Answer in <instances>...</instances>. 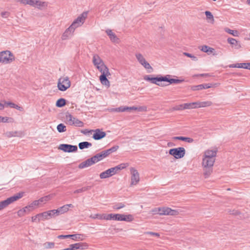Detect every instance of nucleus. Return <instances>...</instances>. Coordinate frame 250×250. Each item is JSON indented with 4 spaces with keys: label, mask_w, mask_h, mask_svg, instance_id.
I'll use <instances>...</instances> for the list:
<instances>
[{
    "label": "nucleus",
    "mask_w": 250,
    "mask_h": 250,
    "mask_svg": "<svg viewBox=\"0 0 250 250\" xmlns=\"http://www.w3.org/2000/svg\"><path fill=\"white\" fill-rule=\"evenodd\" d=\"M92 62L93 64L102 73V75L100 76L101 83L107 87H109L110 86V83L107 79V77L110 75V74L109 72L108 68L97 54H94L93 55Z\"/></svg>",
    "instance_id": "1"
},
{
    "label": "nucleus",
    "mask_w": 250,
    "mask_h": 250,
    "mask_svg": "<svg viewBox=\"0 0 250 250\" xmlns=\"http://www.w3.org/2000/svg\"><path fill=\"white\" fill-rule=\"evenodd\" d=\"M23 194V192H19L16 195L10 197L5 200L1 201L0 202V210H2L4 208H6L9 205L22 197Z\"/></svg>",
    "instance_id": "2"
},
{
    "label": "nucleus",
    "mask_w": 250,
    "mask_h": 250,
    "mask_svg": "<svg viewBox=\"0 0 250 250\" xmlns=\"http://www.w3.org/2000/svg\"><path fill=\"white\" fill-rule=\"evenodd\" d=\"M15 60L14 55L9 50L0 52V62L7 64L12 62Z\"/></svg>",
    "instance_id": "3"
},
{
    "label": "nucleus",
    "mask_w": 250,
    "mask_h": 250,
    "mask_svg": "<svg viewBox=\"0 0 250 250\" xmlns=\"http://www.w3.org/2000/svg\"><path fill=\"white\" fill-rule=\"evenodd\" d=\"M71 86V82L67 76L61 77L58 82L57 86L60 91H64Z\"/></svg>",
    "instance_id": "4"
},
{
    "label": "nucleus",
    "mask_w": 250,
    "mask_h": 250,
    "mask_svg": "<svg viewBox=\"0 0 250 250\" xmlns=\"http://www.w3.org/2000/svg\"><path fill=\"white\" fill-rule=\"evenodd\" d=\"M87 16V12H84L74 21L70 25L74 30L81 26L85 21Z\"/></svg>",
    "instance_id": "5"
},
{
    "label": "nucleus",
    "mask_w": 250,
    "mask_h": 250,
    "mask_svg": "<svg viewBox=\"0 0 250 250\" xmlns=\"http://www.w3.org/2000/svg\"><path fill=\"white\" fill-rule=\"evenodd\" d=\"M65 118L70 125H75L78 127H83V123L79 119L74 117L71 114L67 112L65 115Z\"/></svg>",
    "instance_id": "6"
},
{
    "label": "nucleus",
    "mask_w": 250,
    "mask_h": 250,
    "mask_svg": "<svg viewBox=\"0 0 250 250\" xmlns=\"http://www.w3.org/2000/svg\"><path fill=\"white\" fill-rule=\"evenodd\" d=\"M99 218L106 220H113L116 221H125V215L110 213L108 214H104Z\"/></svg>",
    "instance_id": "7"
},
{
    "label": "nucleus",
    "mask_w": 250,
    "mask_h": 250,
    "mask_svg": "<svg viewBox=\"0 0 250 250\" xmlns=\"http://www.w3.org/2000/svg\"><path fill=\"white\" fill-rule=\"evenodd\" d=\"M185 149L183 147L172 148L169 151V154L173 156L176 159H180L183 158L185 156Z\"/></svg>",
    "instance_id": "8"
},
{
    "label": "nucleus",
    "mask_w": 250,
    "mask_h": 250,
    "mask_svg": "<svg viewBox=\"0 0 250 250\" xmlns=\"http://www.w3.org/2000/svg\"><path fill=\"white\" fill-rule=\"evenodd\" d=\"M130 171L131 174L130 186L132 187L138 184L140 181V177L138 171L133 167H131Z\"/></svg>",
    "instance_id": "9"
},
{
    "label": "nucleus",
    "mask_w": 250,
    "mask_h": 250,
    "mask_svg": "<svg viewBox=\"0 0 250 250\" xmlns=\"http://www.w3.org/2000/svg\"><path fill=\"white\" fill-rule=\"evenodd\" d=\"M38 216H40L41 218L38 220V222H40L41 220H49L52 218H54L57 216L56 209H53L44 211L42 213H39Z\"/></svg>",
    "instance_id": "10"
},
{
    "label": "nucleus",
    "mask_w": 250,
    "mask_h": 250,
    "mask_svg": "<svg viewBox=\"0 0 250 250\" xmlns=\"http://www.w3.org/2000/svg\"><path fill=\"white\" fill-rule=\"evenodd\" d=\"M160 215L176 216L179 214L178 210L172 209L168 207L160 208Z\"/></svg>",
    "instance_id": "11"
},
{
    "label": "nucleus",
    "mask_w": 250,
    "mask_h": 250,
    "mask_svg": "<svg viewBox=\"0 0 250 250\" xmlns=\"http://www.w3.org/2000/svg\"><path fill=\"white\" fill-rule=\"evenodd\" d=\"M58 148L65 152H73L78 150L77 146H73L69 144H61Z\"/></svg>",
    "instance_id": "12"
},
{
    "label": "nucleus",
    "mask_w": 250,
    "mask_h": 250,
    "mask_svg": "<svg viewBox=\"0 0 250 250\" xmlns=\"http://www.w3.org/2000/svg\"><path fill=\"white\" fill-rule=\"evenodd\" d=\"M215 159L202 157V166L204 168H211L214 165Z\"/></svg>",
    "instance_id": "13"
},
{
    "label": "nucleus",
    "mask_w": 250,
    "mask_h": 250,
    "mask_svg": "<svg viewBox=\"0 0 250 250\" xmlns=\"http://www.w3.org/2000/svg\"><path fill=\"white\" fill-rule=\"evenodd\" d=\"M217 152L216 148L207 149L204 152L203 157L216 159Z\"/></svg>",
    "instance_id": "14"
},
{
    "label": "nucleus",
    "mask_w": 250,
    "mask_h": 250,
    "mask_svg": "<svg viewBox=\"0 0 250 250\" xmlns=\"http://www.w3.org/2000/svg\"><path fill=\"white\" fill-rule=\"evenodd\" d=\"M95 163H96V161L93 156L80 164L78 167L81 169L84 168L90 167Z\"/></svg>",
    "instance_id": "15"
},
{
    "label": "nucleus",
    "mask_w": 250,
    "mask_h": 250,
    "mask_svg": "<svg viewBox=\"0 0 250 250\" xmlns=\"http://www.w3.org/2000/svg\"><path fill=\"white\" fill-rule=\"evenodd\" d=\"M91 131L94 132L92 137L95 140H101L106 136L105 132L101 131L100 129H96L94 130H92Z\"/></svg>",
    "instance_id": "16"
},
{
    "label": "nucleus",
    "mask_w": 250,
    "mask_h": 250,
    "mask_svg": "<svg viewBox=\"0 0 250 250\" xmlns=\"http://www.w3.org/2000/svg\"><path fill=\"white\" fill-rule=\"evenodd\" d=\"M75 30L70 26L68 28H67L64 32L63 33L62 36V40H65L68 39L70 36L73 33Z\"/></svg>",
    "instance_id": "17"
},
{
    "label": "nucleus",
    "mask_w": 250,
    "mask_h": 250,
    "mask_svg": "<svg viewBox=\"0 0 250 250\" xmlns=\"http://www.w3.org/2000/svg\"><path fill=\"white\" fill-rule=\"evenodd\" d=\"M125 168V164H121L120 165H118L117 166H116L113 167H111L110 168V170L111 171V173L112 174V176L115 175L116 173H118L119 172V171Z\"/></svg>",
    "instance_id": "18"
},
{
    "label": "nucleus",
    "mask_w": 250,
    "mask_h": 250,
    "mask_svg": "<svg viewBox=\"0 0 250 250\" xmlns=\"http://www.w3.org/2000/svg\"><path fill=\"white\" fill-rule=\"evenodd\" d=\"M125 168V164H121L120 165H118L117 166H116L113 167H111L110 168V170L111 171V173L112 174V176L115 175L116 173H118L119 172V171Z\"/></svg>",
    "instance_id": "19"
},
{
    "label": "nucleus",
    "mask_w": 250,
    "mask_h": 250,
    "mask_svg": "<svg viewBox=\"0 0 250 250\" xmlns=\"http://www.w3.org/2000/svg\"><path fill=\"white\" fill-rule=\"evenodd\" d=\"M125 168V164H121L120 165H118L117 166H116L113 167H111L110 168V170L111 171V173L112 174V176L115 175L116 173H118L119 172V171Z\"/></svg>",
    "instance_id": "20"
},
{
    "label": "nucleus",
    "mask_w": 250,
    "mask_h": 250,
    "mask_svg": "<svg viewBox=\"0 0 250 250\" xmlns=\"http://www.w3.org/2000/svg\"><path fill=\"white\" fill-rule=\"evenodd\" d=\"M143 111L146 110V107L145 106H140V107H136V106H131L128 107L126 106V112H133L135 111Z\"/></svg>",
    "instance_id": "21"
},
{
    "label": "nucleus",
    "mask_w": 250,
    "mask_h": 250,
    "mask_svg": "<svg viewBox=\"0 0 250 250\" xmlns=\"http://www.w3.org/2000/svg\"><path fill=\"white\" fill-rule=\"evenodd\" d=\"M107 35L109 36L110 40L114 42H117L118 41V38L116 35L112 32L111 29H107L106 30Z\"/></svg>",
    "instance_id": "22"
},
{
    "label": "nucleus",
    "mask_w": 250,
    "mask_h": 250,
    "mask_svg": "<svg viewBox=\"0 0 250 250\" xmlns=\"http://www.w3.org/2000/svg\"><path fill=\"white\" fill-rule=\"evenodd\" d=\"M167 80L166 77L161 76L160 77H154L153 83L158 86H163L164 85L161 82H165Z\"/></svg>",
    "instance_id": "23"
},
{
    "label": "nucleus",
    "mask_w": 250,
    "mask_h": 250,
    "mask_svg": "<svg viewBox=\"0 0 250 250\" xmlns=\"http://www.w3.org/2000/svg\"><path fill=\"white\" fill-rule=\"evenodd\" d=\"M212 87L211 84H202L194 86L192 87L193 90H199L203 89H208Z\"/></svg>",
    "instance_id": "24"
},
{
    "label": "nucleus",
    "mask_w": 250,
    "mask_h": 250,
    "mask_svg": "<svg viewBox=\"0 0 250 250\" xmlns=\"http://www.w3.org/2000/svg\"><path fill=\"white\" fill-rule=\"evenodd\" d=\"M5 106H9L11 108L17 109L21 111H22L23 108L21 106H20L10 102H4Z\"/></svg>",
    "instance_id": "25"
},
{
    "label": "nucleus",
    "mask_w": 250,
    "mask_h": 250,
    "mask_svg": "<svg viewBox=\"0 0 250 250\" xmlns=\"http://www.w3.org/2000/svg\"><path fill=\"white\" fill-rule=\"evenodd\" d=\"M34 3V6H36L37 8L40 9H42V8H45L47 6V2L45 1L35 0Z\"/></svg>",
    "instance_id": "26"
},
{
    "label": "nucleus",
    "mask_w": 250,
    "mask_h": 250,
    "mask_svg": "<svg viewBox=\"0 0 250 250\" xmlns=\"http://www.w3.org/2000/svg\"><path fill=\"white\" fill-rule=\"evenodd\" d=\"M93 157L96 163L102 160L103 159L106 157V155H105L104 151H102L100 153H97Z\"/></svg>",
    "instance_id": "27"
},
{
    "label": "nucleus",
    "mask_w": 250,
    "mask_h": 250,
    "mask_svg": "<svg viewBox=\"0 0 250 250\" xmlns=\"http://www.w3.org/2000/svg\"><path fill=\"white\" fill-rule=\"evenodd\" d=\"M112 176V174L111 173V171L110 170V168L101 173L100 174V177L101 179L107 178Z\"/></svg>",
    "instance_id": "28"
},
{
    "label": "nucleus",
    "mask_w": 250,
    "mask_h": 250,
    "mask_svg": "<svg viewBox=\"0 0 250 250\" xmlns=\"http://www.w3.org/2000/svg\"><path fill=\"white\" fill-rule=\"evenodd\" d=\"M173 139L174 140H181V141H185V142L189 143H192L194 141V140L191 138L186 137H183V136L174 137L173 138Z\"/></svg>",
    "instance_id": "29"
},
{
    "label": "nucleus",
    "mask_w": 250,
    "mask_h": 250,
    "mask_svg": "<svg viewBox=\"0 0 250 250\" xmlns=\"http://www.w3.org/2000/svg\"><path fill=\"white\" fill-rule=\"evenodd\" d=\"M31 211V209H30L28 207V206H26L25 207L22 208V209H20L18 211V216L21 217V216H23L25 215V213H29V212H30Z\"/></svg>",
    "instance_id": "30"
},
{
    "label": "nucleus",
    "mask_w": 250,
    "mask_h": 250,
    "mask_svg": "<svg viewBox=\"0 0 250 250\" xmlns=\"http://www.w3.org/2000/svg\"><path fill=\"white\" fill-rule=\"evenodd\" d=\"M75 250H86L88 248V245L86 243H78L75 244Z\"/></svg>",
    "instance_id": "31"
},
{
    "label": "nucleus",
    "mask_w": 250,
    "mask_h": 250,
    "mask_svg": "<svg viewBox=\"0 0 250 250\" xmlns=\"http://www.w3.org/2000/svg\"><path fill=\"white\" fill-rule=\"evenodd\" d=\"M71 239L75 241H83L85 239V236L82 234H71Z\"/></svg>",
    "instance_id": "32"
},
{
    "label": "nucleus",
    "mask_w": 250,
    "mask_h": 250,
    "mask_svg": "<svg viewBox=\"0 0 250 250\" xmlns=\"http://www.w3.org/2000/svg\"><path fill=\"white\" fill-rule=\"evenodd\" d=\"M68 211V209H67V206H65V205L56 209V212L58 216H59L60 214H62L65 212H66Z\"/></svg>",
    "instance_id": "33"
},
{
    "label": "nucleus",
    "mask_w": 250,
    "mask_h": 250,
    "mask_svg": "<svg viewBox=\"0 0 250 250\" xmlns=\"http://www.w3.org/2000/svg\"><path fill=\"white\" fill-rule=\"evenodd\" d=\"M165 77H166L167 79V80H165V82H169L170 83H179L183 81V80L179 79H169L170 77L169 75H167Z\"/></svg>",
    "instance_id": "34"
},
{
    "label": "nucleus",
    "mask_w": 250,
    "mask_h": 250,
    "mask_svg": "<svg viewBox=\"0 0 250 250\" xmlns=\"http://www.w3.org/2000/svg\"><path fill=\"white\" fill-rule=\"evenodd\" d=\"M78 146L80 149H83L91 146L92 144L88 142H83L80 143Z\"/></svg>",
    "instance_id": "35"
},
{
    "label": "nucleus",
    "mask_w": 250,
    "mask_h": 250,
    "mask_svg": "<svg viewBox=\"0 0 250 250\" xmlns=\"http://www.w3.org/2000/svg\"><path fill=\"white\" fill-rule=\"evenodd\" d=\"M118 148H119V146H113V147H111L109 149L104 150L105 153V155H106V156L107 157L110 154L116 151L118 149Z\"/></svg>",
    "instance_id": "36"
},
{
    "label": "nucleus",
    "mask_w": 250,
    "mask_h": 250,
    "mask_svg": "<svg viewBox=\"0 0 250 250\" xmlns=\"http://www.w3.org/2000/svg\"><path fill=\"white\" fill-rule=\"evenodd\" d=\"M186 108H187V109L199 108V107H198V102L186 103Z\"/></svg>",
    "instance_id": "37"
},
{
    "label": "nucleus",
    "mask_w": 250,
    "mask_h": 250,
    "mask_svg": "<svg viewBox=\"0 0 250 250\" xmlns=\"http://www.w3.org/2000/svg\"><path fill=\"white\" fill-rule=\"evenodd\" d=\"M135 57L140 64L146 61L143 55L140 53H136L135 54Z\"/></svg>",
    "instance_id": "38"
},
{
    "label": "nucleus",
    "mask_w": 250,
    "mask_h": 250,
    "mask_svg": "<svg viewBox=\"0 0 250 250\" xmlns=\"http://www.w3.org/2000/svg\"><path fill=\"white\" fill-rule=\"evenodd\" d=\"M42 245L44 249H50L54 248L55 244L54 242H46L43 243Z\"/></svg>",
    "instance_id": "39"
},
{
    "label": "nucleus",
    "mask_w": 250,
    "mask_h": 250,
    "mask_svg": "<svg viewBox=\"0 0 250 250\" xmlns=\"http://www.w3.org/2000/svg\"><path fill=\"white\" fill-rule=\"evenodd\" d=\"M66 104V100L63 98H60L57 100L56 105L58 107H62Z\"/></svg>",
    "instance_id": "40"
},
{
    "label": "nucleus",
    "mask_w": 250,
    "mask_h": 250,
    "mask_svg": "<svg viewBox=\"0 0 250 250\" xmlns=\"http://www.w3.org/2000/svg\"><path fill=\"white\" fill-rule=\"evenodd\" d=\"M212 104V102L210 101H206V102H198V107H204L207 106H209L211 105Z\"/></svg>",
    "instance_id": "41"
},
{
    "label": "nucleus",
    "mask_w": 250,
    "mask_h": 250,
    "mask_svg": "<svg viewBox=\"0 0 250 250\" xmlns=\"http://www.w3.org/2000/svg\"><path fill=\"white\" fill-rule=\"evenodd\" d=\"M145 69L148 71V72H151L153 70L152 67L151 66L150 64L146 61L144 62L141 64Z\"/></svg>",
    "instance_id": "42"
},
{
    "label": "nucleus",
    "mask_w": 250,
    "mask_h": 250,
    "mask_svg": "<svg viewBox=\"0 0 250 250\" xmlns=\"http://www.w3.org/2000/svg\"><path fill=\"white\" fill-rule=\"evenodd\" d=\"M225 31L228 33L232 35L234 37H237L239 35L238 32L237 30H233L230 29L228 28H225L224 29Z\"/></svg>",
    "instance_id": "43"
},
{
    "label": "nucleus",
    "mask_w": 250,
    "mask_h": 250,
    "mask_svg": "<svg viewBox=\"0 0 250 250\" xmlns=\"http://www.w3.org/2000/svg\"><path fill=\"white\" fill-rule=\"evenodd\" d=\"M92 187V186H86V187H83L81 188L75 190L74 191V193L76 194V193H81V192H84V191H85L89 190H90L91 189Z\"/></svg>",
    "instance_id": "44"
},
{
    "label": "nucleus",
    "mask_w": 250,
    "mask_h": 250,
    "mask_svg": "<svg viewBox=\"0 0 250 250\" xmlns=\"http://www.w3.org/2000/svg\"><path fill=\"white\" fill-rule=\"evenodd\" d=\"M18 1L20 2L23 4H28L32 6H34V1L35 0H17Z\"/></svg>",
    "instance_id": "45"
},
{
    "label": "nucleus",
    "mask_w": 250,
    "mask_h": 250,
    "mask_svg": "<svg viewBox=\"0 0 250 250\" xmlns=\"http://www.w3.org/2000/svg\"><path fill=\"white\" fill-rule=\"evenodd\" d=\"M57 130L59 132L62 133L66 130V126L63 124H60L57 126Z\"/></svg>",
    "instance_id": "46"
},
{
    "label": "nucleus",
    "mask_w": 250,
    "mask_h": 250,
    "mask_svg": "<svg viewBox=\"0 0 250 250\" xmlns=\"http://www.w3.org/2000/svg\"><path fill=\"white\" fill-rule=\"evenodd\" d=\"M13 122V119L11 118L7 117H1L0 116V122L2 123H11Z\"/></svg>",
    "instance_id": "47"
},
{
    "label": "nucleus",
    "mask_w": 250,
    "mask_h": 250,
    "mask_svg": "<svg viewBox=\"0 0 250 250\" xmlns=\"http://www.w3.org/2000/svg\"><path fill=\"white\" fill-rule=\"evenodd\" d=\"M18 131H8L5 133V135L8 138H10L12 137L18 136Z\"/></svg>",
    "instance_id": "48"
},
{
    "label": "nucleus",
    "mask_w": 250,
    "mask_h": 250,
    "mask_svg": "<svg viewBox=\"0 0 250 250\" xmlns=\"http://www.w3.org/2000/svg\"><path fill=\"white\" fill-rule=\"evenodd\" d=\"M212 172V168H204V175L205 177L208 178L211 174Z\"/></svg>",
    "instance_id": "49"
},
{
    "label": "nucleus",
    "mask_w": 250,
    "mask_h": 250,
    "mask_svg": "<svg viewBox=\"0 0 250 250\" xmlns=\"http://www.w3.org/2000/svg\"><path fill=\"white\" fill-rule=\"evenodd\" d=\"M205 13L207 17V19L208 20H210L212 22H213L214 21V18L212 13L208 11H206Z\"/></svg>",
    "instance_id": "50"
},
{
    "label": "nucleus",
    "mask_w": 250,
    "mask_h": 250,
    "mask_svg": "<svg viewBox=\"0 0 250 250\" xmlns=\"http://www.w3.org/2000/svg\"><path fill=\"white\" fill-rule=\"evenodd\" d=\"M186 109H187V108H186V104L176 105L173 107V110H182Z\"/></svg>",
    "instance_id": "51"
},
{
    "label": "nucleus",
    "mask_w": 250,
    "mask_h": 250,
    "mask_svg": "<svg viewBox=\"0 0 250 250\" xmlns=\"http://www.w3.org/2000/svg\"><path fill=\"white\" fill-rule=\"evenodd\" d=\"M40 204V202L38 200H35L33 201L30 205L28 206L29 208L31 209V210L34 208V207L38 206Z\"/></svg>",
    "instance_id": "52"
},
{
    "label": "nucleus",
    "mask_w": 250,
    "mask_h": 250,
    "mask_svg": "<svg viewBox=\"0 0 250 250\" xmlns=\"http://www.w3.org/2000/svg\"><path fill=\"white\" fill-rule=\"evenodd\" d=\"M111 111L117 112H124L125 111V106H122L118 108H112Z\"/></svg>",
    "instance_id": "53"
},
{
    "label": "nucleus",
    "mask_w": 250,
    "mask_h": 250,
    "mask_svg": "<svg viewBox=\"0 0 250 250\" xmlns=\"http://www.w3.org/2000/svg\"><path fill=\"white\" fill-rule=\"evenodd\" d=\"M183 54L186 56L192 59V60H193L194 61H197L198 60L197 57L192 55L191 54L187 53V52H184V53H183Z\"/></svg>",
    "instance_id": "54"
},
{
    "label": "nucleus",
    "mask_w": 250,
    "mask_h": 250,
    "mask_svg": "<svg viewBox=\"0 0 250 250\" xmlns=\"http://www.w3.org/2000/svg\"><path fill=\"white\" fill-rule=\"evenodd\" d=\"M227 41L229 43L232 45H236L238 43V42L235 39L233 38H229L228 39Z\"/></svg>",
    "instance_id": "55"
},
{
    "label": "nucleus",
    "mask_w": 250,
    "mask_h": 250,
    "mask_svg": "<svg viewBox=\"0 0 250 250\" xmlns=\"http://www.w3.org/2000/svg\"><path fill=\"white\" fill-rule=\"evenodd\" d=\"M160 210H161L160 208H153L152 209H151V212L153 215H155V214H159L160 215Z\"/></svg>",
    "instance_id": "56"
},
{
    "label": "nucleus",
    "mask_w": 250,
    "mask_h": 250,
    "mask_svg": "<svg viewBox=\"0 0 250 250\" xmlns=\"http://www.w3.org/2000/svg\"><path fill=\"white\" fill-rule=\"evenodd\" d=\"M153 79H154V77H152L150 75H146L144 77V79L145 81L150 82L152 83H153Z\"/></svg>",
    "instance_id": "57"
},
{
    "label": "nucleus",
    "mask_w": 250,
    "mask_h": 250,
    "mask_svg": "<svg viewBox=\"0 0 250 250\" xmlns=\"http://www.w3.org/2000/svg\"><path fill=\"white\" fill-rule=\"evenodd\" d=\"M49 199H50V196L48 195V196H45L44 197L41 198L40 199H39V201L40 202V203H41L42 202H46V201H48Z\"/></svg>",
    "instance_id": "58"
},
{
    "label": "nucleus",
    "mask_w": 250,
    "mask_h": 250,
    "mask_svg": "<svg viewBox=\"0 0 250 250\" xmlns=\"http://www.w3.org/2000/svg\"><path fill=\"white\" fill-rule=\"evenodd\" d=\"M57 238L60 239L70 238H71V234L68 235H60L57 236Z\"/></svg>",
    "instance_id": "59"
},
{
    "label": "nucleus",
    "mask_w": 250,
    "mask_h": 250,
    "mask_svg": "<svg viewBox=\"0 0 250 250\" xmlns=\"http://www.w3.org/2000/svg\"><path fill=\"white\" fill-rule=\"evenodd\" d=\"M200 49L205 53H207L208 51V49H209V47L207 45H203L199 47Z\"/></svg>",
    "instance_id": "60"
},
{
    "label": "nucleus",
    "mask_w": 250,
    "mask_h": 250,
    "mask_svg": "<svg viewBox=\"0 0 250 250\" xmlns=\"http://www.w3.org/2000/svg\"><path fill=\"white\" fill-rule=\"evenodd\" d=\"M0 15L2 18H7L9 16L10 13L8 12L4 11V12H2L0 14Z\"/></svg>",
    "instance_id": "61"
},
{
    "label": "nucleus",
    "mask_w": 250,
    "mask_h": 250,
    "mask_svg": "<svg viewBox=\"0 0 250 250\" xmlns=\"http://www.w3.org/2000/svg\"><path fill=\"white\" fill-rule=\"evenodd\" d=\"M124 207V204H123L122 203H120L119 204L116 205L114 206L113 208L116 209H119Z\"/></svg>",
    "instance_id": "62"
},
{
    "label": "nucleus",
    "mask_w": 250,
    "mask_h": 250,
    "mask_svg": "<svg viewBox=\"0 0 250 250\" xmlns=\"http://www.w3.org/2000/svg\"><path fill=\"white\" fill-rule=\"evenodd\" d=\"M134 219L133 216L131 214L126 215V221L130 222Z\"/></svg>",
    "instance_id": "63"
},
{
    "label": "nucleus",
    "mask_w": 250,
    "mask_h": 250,
    "mask_svg": "<svg viewBox=\"0 0 250 250\" xmlns=\"http://www.w3.org/2000/svg\"><path fill=\"white\" fill-rule=\"evenodd\" d=\"M145 234H150L152 236H155L157 237L160 236V234L158 233L153 232H151V231L146 232H145Z\"/></svg>",
    "instance_id": "64"
}]
</instances>
